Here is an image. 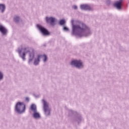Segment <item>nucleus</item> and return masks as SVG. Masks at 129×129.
<instances>
[{"mask_svg": "<svg viewBox=\"0 0 129 129\" xmlns=\"http://www.w3.org/2000/svg\"><path fill=\"white\" fill-rule=\"evenodd\" d=\"M122 3V0H119V1H117L116 4H114L115 7L118 10H120L121 9V4Z\"/></svg>", "mask_w": 129, "mask_h": 129, "instance_id": "nucleus-9", "label": "nucleus"}, {"mask_svg": "<svg viewBox=\"0 0 129 129\" xmlns=\"http://www.w3.org/2000/svg\"><path fill=\"white\" fill-rule=\"evenodd\" d=\"M63 30H64V31H68V28L64 27L63 28Z\"/></svg>", "mask_w": 129, "mask_h": 129, "instance_id": "nucleus-18", "label": "nucleus"}, {"mask_svg": "<svg viewBox=\"0 0 129 129\" xmlns=\"http://www.w3.org/2000/svg\"><path fill=\"white\" fill-rule=\"evenodd\" d=\"M14 21L15 22H19V21H20V17L18 16H15L14 18Z\"/></svg>", "mask_w": 129, "mask_h": 129, "instance_id": "nucleus-15", "label": "nucleus"}, {"mask_svg": "<svg viewBox=\"0 0 129 129\" xmlns=\"http://www.w3.org/2000/svg\"><path fill=\"white\" fill-rule=\"evenodd\" d=\"M3 79V74L0 72V80H2Z\"/></svg>", "mask_w": 129, "mask_h": 129, "instance_id": "nucleus-17", "label": "nucleus"}, {"mask_svg": "<svg viewBox=\"0 0 129 129\" xmlns=\"http://www.w3.org/2000/svg\"><path fill=\"white\" fill-rule=\"evenodd\" d=\"M26 101H29V98H26Z\"/></svg>", "mask_w": 129, "mask_h": 129, "instance_id": "nucleus-20", "label": "nucleus"}, {"mask_svg": "<svg viewBox=\"0 0 129 129\" xmlns=\"http://www.w3.org/2000/svg\"><path fill=\"white\" fill-rule=\"evenodd\" d=\"M71 65H74L77 68H82V67H83V63H82V61L78 60H72L71 63Z\"/></svg>", "mask_w": 129, "mask_h": 129, "instance_id": "nucleus-5", "label": "nucleus"}, {"mask_svg": "<svg viewBox=\"0 0 129 129\" xmlns=\"http://www.w3.org/2000/svg\"><path fill=\"white\" fill-rule=\"evenodd\" d=\"M71 22L73 26V33H75L76 32L83 33V32L87 29V26L83 23H81L78 21H74L73 20H72Z\"/></svg>", "mask_w": 129, "mask_h": 129, "instance_id": "nucleus-1", "label": "nucleus"}, {"mask_svg": "<svg viewBox=\"0 0 129 129\" xmlns=\"http://www.w3.org/2000/svg\"><path fill=\"white\" fill-rule=\"evenodd\" d=\"M5 9H6V7L5 6V5L0 4V10L1 11H2V13H4Z\"/></svg>", "mask_w": 129, "mask_h": 129, "instance_id": "nucleus-14", "label": "nucleus"}, {"mask_svg": "<svg viewBox=\"0 0 129 129\" xmlns=\"http://www.w3.org/2000/svg\"><path fill=\"white\" fill-rule=\"evenodd\" d=\"M0 32H1L3 35H6L8 32V30H7V29H6L5 27L3 26L2 25H0Z\"/></svg>", "mask_w": 129, "mask_h": 129, "instance_id": "nucleus-11", "label": "nucleus"}, {"mask_svg": "<svg viewBox=\"0 0 129 129\" xmlns=\"http://www.w3.org/2000/svg\"><path fill=\"white\" fill-rule=\"evenodd\" d=\"M73 8L74 9V10H77V6H73Z\"/></svg>", "mask_w": 129, "mask_h": 129, "instance_id": "nucleus-19", "label": "nucleus"}, {"mask_svg": "<svg viewBox=\"0 0 129 129\" xmlns=\"http://www.w3.org/2000/svg\"><path fill=\"white\" fill-rule=\"evenodd\" d=\"M81 9L82 10H85L86 11H90V10H91V7L87 5H83L81 6Z\"/></svg>", "mask_w": 129, "mask_h": 129, "instance_id": "nucleus-10", "label": "nucleus"}, {"mask_svg": "<svg viewBox=\"0 0 129 129\" xmlns=\"http://www.w3.org/2000/svg\"><path fill=\"white\" fill-rule=\"evenodd\" d=\"M38 28L39 30L40 31V32L43 34V35H49V31L47 29H46L45 28L41 26H38Z\"/></svg>", "mask_w": 129, "mask_h": 129, "instance_id": "nucleus-8", "label": "nucleus"}, {"mask_svg": "<svg viewBox=\"0 0 129 129\" xmlns=\"http://www.w3.org/2000/svg\"><path fill=\"white\" fill-rule=\"evenodd\" d=\"M42 58H43V61L45 62L47 60V59H48V57H47V56L46 55H38L36 58L35 59L34 64V65H38L40 62V60L42 59Z\"/></svg>", "mask_w": 129, "mask_h": 129, "instance_id": "nucleus-4", "label": "nucleus"}, {"mask_svg": "<svg viewBox=\"0 0 129 129\" xmlns=\"http://www.w3.org/2000/svg\"><path fill=\"white\" fill-rule=\"evenodd\" d=\"M31 109L33 112H36L37 111V107L34 104L31 105Z\"/></svg>", "mask_w": 129, "mask_h": 129, "instance_id": "nucleus-12", "label": "nucleus"}, {"mask_svg": "<svg viewBox=\"0 0 129 129\" xmlns=\"http://www.w3.org/2000/svg\"><path fill=\"white\" fill-rule=\"evenodd\" d=\"M46 21L47 23H50L51 26H54V25H55L56 19L53 17H46Z\"/></svg>", "mask_w": 129, "mask_h": 129, "instance_id": "nucleus-7", "label": "nucleus"}, {"mask_svg": "<svg viewBox=\"0 0 129 129\" xmlns=\"http://www.w3.org/2000/svg\"><path fill=\"white\" fill-rule=\"evenodd\" d=\"M18 53L20 54V57H21L23 60H25V56H26V54H29V62H31V61H33V59H34V53H30L29 48H28L18 49Z\"/></svg>", "mask_w": 129, "mask_h": 129, "instance_id": "nucleus-2", "label": "nucleus"}, {"mask_svg": "<svg viewBox=\"0 0 129 129\" xmlns=\"http://www.w3.org/2000/svg\"><path fill=\"white\" fill-rule=\"evenodd\" d=\"M42 102L44 112H45L47 115H49V114H50V108H49V105L45 100H42Z\"/></svg>", "mask_w": 129, "mask_h": 129, "instance_id": "nucleus-6", "label": "nucleus"}, {"mask_svg": "<svg viewBox=\"0 0 129 129\" xmlns=\"http://www.w3.org/2000/svg\"><path fill=\"white\" fill-rule=\"evenodd\" d=\"M33 117L35 118H40V114L36 112H34Z\"/></svg>", "mask_w": 129, "mask_h": 129, "instance_id": "nucleus-13", "label": "nucleus"}, {"mask_svg": "<svg viewBox=\"0 0 129 129\" xmlns=\"http://www.w3.org/2000/svg\"><path fill=\"white\" fill-rule=\"evenodd\" d=\"M16 110L19 113H22V112H25L26 110V105L23 102H18L16 105Z\"/></svg>", "mask_w": 129, "mask_h": 129, "instance_id": "nucleus-3", "label": "nucleus"}, {"mask_svg": "<svg viewBox=\"0 0 129 129\" xmlns=\"http://www.w3.org/2000/svg\"><path fill=\"white\" fill-rule=\"evenodd\" d=\"M60 25H64L65 24V20H61L59 21Z\"/></svg>", "mask_w": 129, "mask_h": 129, "instance_id": "nucleus-16", "label": "nucleus"}]
</instances>
